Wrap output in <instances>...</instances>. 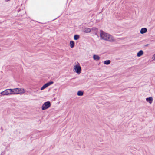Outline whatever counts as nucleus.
<instances>
[{
    "instance_id": "1",
    "label": "nucleus",
    "mask_w": 155,
    "mask_h": 155,
    "mask_svg": "<svg viewBox=\"0 0 155 155\" xmlns=\"http://www.w3.org/2000/svg\"><path fill=\"white\" fill-rule=\"evenodd\" d=\"M100 35L101 39L110 42H113L114 41V38L112 36L104 32L102 30L100 31Z\"/></svg>"
},
{
    "instance_id": "2",
    "label": "nucleus",
    "mask_w": 155,
    "mask_h": 155,
    "mask_svg": "<svg viewBox=\"0 0 155 155\" xmlns=\"http://www.w3.org/2000/svg\"><path fill=\"white\" fill-rule=\"evenodd\" d=\"M51 103L49 101L45 102L43 105L41 109L43 110H45L49 108L51 106Z\"/></svg>"
},
{
    "instance_id": "3",
    "label": "nucleus",
    "mask_w": 155,
    "mask_h": 155,
    "mask_svg": "<svg viewBox=\"0 0 155 155\" xmlns=\"http://www.w3.org/2000/svg\"><path fill=\"white\" fill-rule=\"evenodd\" d=\"M11 91V89H7L1 92L0 94L3 95L12 94Z\"/></svg>"
},
{
    "instance_id": "4",
    "label": "nucleus",
    "mask_w": 155,
    "mask_h": 155,
    "mask_svg": "<svg viewBox=\"0 0 155 155\" xmlns=\"http://www.w3.org/2000/svg\"><path fill=\"white\" fill-rule=\"evenodd\" d=\"M74 68L75 72L79 74L81 73V67L80 66L79 63H78V65H76L74 66Z\"/></svg>"
},
{
    "instance_id": "5",
    "label": "nucleus",
    "mask_w": 155,
    "mask_h": 155,
    "mask_svg": "<svg viewBox=\"0 0 155 155\" xmlns=\"http://www.w3.org/2000/svg\"><path fill=\"white\" fill-rule=\"evenodd\" d=\"M12 94H19V91L18 88L11 89Z\"/></svg>"
},
{
    "instance_id": "6",
    "label": "nucleus",
    "mask_w": 155,
    "mask_h": 155,
    "mask_svg": "<svg viewBox=\"0 0 155 155\" xmlns=\"http://www.w3.org/2000/svg\"><path fill=\"white\" fill-rule=\"evenodd\" d=\"M146 101L147 102L151 104L152 102L153 98L152 97H149L147 98H146Z\"/></svg>"
},
{
    "instance_id": "7",
    "label": "nucleus",
    "mask_w": 155,
    "mask_h": 155,
    "mask_svg": "<svg viewBox=\"0 0 155 155\" xmlns=\"http://www.w3.org/2000/svg\"><path fill=\"white\" fill-rule=\"evenodd\" d=\"M93 58L94 60L97 61L99 60L100 59V57L98 55L95 54L93 55Z\"/></svg>"
},
{
    "instance_id": "8",
    "label": "nucleus",
    "mask_w": 155,
    "mask_h": 155,
    "mask_svg": "<svg viewBox=\"0 0 155 155\" xmlns=\"http://www.w3.org/2000/svg\"><path fill=\"white\" fill-rule=\"evenodd\" d=\"M147 31V29L145 28H142L140 30V33L141 34L145 33Z\"/></svg>"
},
{
    "instance_id": "9",
    "label": "nucleus",
    "mask_w": 155,
    "mask_h": 155,
    "mask_svg": "<svg viewBox=\"0 0 155 155\" xmlns=\"http://www.w3.org/2000/svg\"><path fill=\"white\" fill-rule=\"evenodd\" d=\"M143 51L141 50L140 51L137 53V56L139 57L143 55Z\"/></svg>"
},
{
    "instance_id": "10",
    "label": "nucleus",
    "mask_w": 155,
    "mask_h": 155,
    "mask_svg": "<svg viewBox=\"0 0 155 155\" xmlns=\"http://www.w3.org/2000/svg\"><path fill=\"white\" fill-rule=\"evenodd\" d=\"M83 31L86 33H89L91 32V30L88 28H85L83 29Z\"/></svg>"
},
{
    "instance_id": "11",
    "label": "nucleus",
    "mask_w": 155,
    "mask_h": 155,
    "mask_svg": "<svg viewBox=\"0 0 155 155\" xmlns=\"http://www.w3.org/2000/svg\"><path fill=\"white\" fill-rule=\"evenodd\" d=\"M111 61L110 60H107L104 61V64L106 65H108L110 64V63Z\"/></svg>"
},
{
    "instance_id": "12",
    "label": "nucleus",
    "mask_w": 155,
    "mask_h": 155,
    "mask_svg": "<svg viewBox=\"0 0 155 155\" xmlns=\"http://www.w3.org/2000/svg\"><path fill=\"white\" fill-rule=\"evenodd\" d=\"M70 46L71 48H73L74 45V41H70Z\"/></svg>"
},
{
    "instance_id": "13",
    "label": "nucleus",
    "mask_w": 155,
    "mask_h": 155,
    "mask_svg": "<svg viewBox=\"0 0 155 155\" xmlns=\"http://www.w3.org/2000/svg\"><path fill=\"white\" fill-rule=\"evenodd\" d=\"M80 38V36L79 35H75L74 36V39L75 40H78Z\"/></svg>"
},
{
    "instance_id": "14",
    "label": "nucleus",
    "mask_w": 155,
    "mask_h": 155,
    "mask_svg": "<svg viewBox=\"0 0 155 155\" xmlns=\"http://www.w3.org/2000/svg\"><path fill=\"white\" fill-rule=\"evenodd\" d=\"M54 82L52 81H51L49 82H48L45 84L47 86V87H48L49 86L53 84Z\"/></svg>"
},
{
    "instance_id": "15",
    "label": "nucleus",
    "mask_w": 155,
    "mask_h": 155,
    "mask_svg": "<svg viewBox=\"0 0 155 155\" xmlns=\"http://www.w3.org/2000/svg\"><path fill=\"white\" fill-rule=\"evenodd\" d=\"M77 95L78 96H82L83 95V92L81 91H79L77 93Z\"/></svg>"
},
{
    "instance_id": "16",
    "label": "nucleus",
    "mask_w": 155,
    "mask_h": 155,
    "mask_svg": "<svg viewBox=\"0 0 155 155\" xmlns=\"http://www.w3.org/2000/svg\"><path fill=\"white\" fill-rule=\"evenodd\" d=\"M18 91H19V94L25 92L24 89L18 88Z\"/></svg>"
},
{
    "instance_id": "17",
    "label": "nucleus",
    "mask_w": 155,
    "mask_h": 155,
    "mask_svg": "<svg viewBox=\"0 0 155 155\" xmlns=\"http://www.w3.org/2000/svg\"><path fill=\"white\" fill-rule=\"evenodd\" d=\"M47 86L45 84L41 88V90H43L44 89H45V88H46V87H47Z\"/></svg>"
},
{
    "instance_id": "18",
    "label": "nucleus",
    "mask_w": 155,
    "mask_h": 155,
    "mask_svg": "<svg viewBox=\"0 0 155 155\" xmlns=\"http://www.w3.org/2000/svg\"><path fill=\"white\" fill-rule=\"evenodd\" d=\"M152 58L153 59V60H155V54L153 56Z\"/></svg>"
},
{
    "instance_id": "19",
    "label": "nucleus",
    "mask_w": 155,
    "mask_h": 155,
    "mask_svg": "<svg viewBox=\"0 0 155 155\" xmlns=\"http://www.w3.org/2000/svg\"><path fill=\"white\" fill-rule=\"evenodd\" d=\"M10 0H5V1L6 2H8Z\"/></svg>"
},
{
    "instance_id": "20",
    "label": "nucleus",
    "mask_w": 155,
    "mask_h": 155,
    "mask_svg": "<svg viewBox=\"0 0 155 155\" xmlns=\"http://www.w3.org/2000/svg\"><path fill=\"white\" fill-rule=\"evenodd\" d=\"M148 44H147V45H145V46H148Z\"/></svg>"
}]
</instances>
